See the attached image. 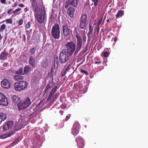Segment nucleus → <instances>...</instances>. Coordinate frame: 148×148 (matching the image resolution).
Masks as SVG:
<instances>
[{
    "mask_svg": "<svg viewBox=\"0 0 148 148\" xmlns=\"http://www.w3.org/2000/svg\"><path fill=\"white\" fill-rule=\"evenodd\" d=\"M31 5L35 18L38 23H45L47 15L42 0H32Z\"/></svg>",
    "mask_w": 148,
    "mask_h": 148,
    "instance_id": "obj_1",
    "label": "nucleus"
},
{
    "mask_svg": "<svg viewBox=\"0 0 148 148\" xmlns=\"http://www.w3.org/2000/svg\"><path fill=\"white\" fill-rule=\"evenodd\" d=\"M53 86H54L52 88L51 91L47 98V100L48 101L52 97L53 95L56 92L58 88L56 85V84L53 82V80L50 81L47 83L44 90V92L48 93Z\"/></svg>",
    "mask_w": 148,
    "mask_h": 148,
    "instance_id": "obj_2",
    "label": "nucleus"
},
{
    "mask_svg": "<svg viewBox=\"0 0 148 148\" xmlns=\"http://www.w3.org/2000/svg\"><path fill=\"white\" fill-rule=\"evenodd\" d=\"M60 28L58 24H55L51 30V35L55 39H59L60 36Z\"/></svg>",
    "mask_w": 148,
    "mask_h": 148,
    "instance_id": "obj_3",
    "label": "nucleus"
},
{
    "mask_svg": "<svg viewBox=\"0 0 148 148\" xmlns=\"http://www.w3.org/2000/svg\"><path fill=\"white\" fill-rule=\"evenodd\" d=\"M65 47L66 49L63 50L66 52H68L69 56H71L75 51L76 45L72 41L68 42Z\"/></svg>",
    "mask_w": 148,
    "mask_h": 148,
    "instance_id": "obj_4",
    "label": "nucleus"
},
{
    "mask_svg": "<svg viewBox=\"0 0 148 148\" xmlns=\"http://www.w3.org/2000/svg\"><path fill=\"white\" fill-rule=\"evenodd\" d=\"M82 34V38L77 39L76 50L74 53L75 56L76 55L81 49L82 46V40L83 42H85L86 41V36L85 32H84Z\"/></svg>",
    "mask_w": 148,
    "mask_h": 148,
    "instance_id": "obj_5",
    "label": "nucleus"
},
{
    "mask_svg": "<svg viewBox=\"0 0 148 148\" xmlns=\"http://www.w3.org/2000/svg\"><path fill=\"white\" fill-rule=\"evenodd\" d=\"M27 86L28 83L27 82L24 81L15 82L14 86L15 90L18 91L25 90Z\"/></svg>",
    "mask_w": 148,
    "mask_h": 148,
    "instance_id": "obj_6",
    "label": "nucleus"
},
{
    "mask_svg": "<svg viewBox=\"0 0 148 148\" xmlns=\"http://www.w3.org/2000/svg\"><path fill=\"white\" fill-rule=\"evenodd\" d=\"M69 54L66 51L62 50L60 53L59 57V62L61 64L66 63L68 60Z\"/></svg>",
    "mask_w": 148,
    "mask_h": 148,
    "instance_id": "obj_7",
    "label": "nucleus"
},
{
    "mask_svg": "<svg viewBox=\"0 0 148 148\" xmlns=\"http://www.w3.org/2000/svg\"><path fill=\"white\" fill-rule=\"evenodd\" d=\"M88 20L87 15L84 14L81 16L79 20V27L81 29H84L86 27Z\"/></svg>",
    "mask_w": 148,
    "mask_h": 148,
    "instance_id": "obj_8",
    "label": "nucleus"
},
{
    "mask_svg": "<svg viewBox=\"0 0 148 148\" xmlns=\"http://www.w3.org/2000/svg\"><path fill=\"white\" fill-rule=\"evenodd\" d=\"M62 32L63 36L65 37H67L70 36L72 33V30L69 27L67 24H64L62 26Z\"/></svg>",
    "mask_w": 148,
    "mask_h": 148,
    "instance_id": "obj_9",
    "label": "nucleus"
},
{
    "mask_svg": "<svg viewBox=\"0 0 148 148\" xmlns=\"http://www.w3.org/2000/svg\"><path fill=\"white\" fill-rule=\"evenodd\" d=\"M8 104L7 97L3 93L0 92V105L6 106Z\"/></svg>",
    "mask_w": 148,
    "mask_h": 148,
    "instance_id": "obj_10",
    "label": "nucleus"
},
{
    "mask_svg": "<svg viewBox=\"0 0 148 148\" xmlns=\"http://www.w3.org/2000/svg\"><path fill=\"white\" fill-rule=\"evenodd\" d=\"M80 124L78 122L74 123L72 129V133L74 135H76L79 133Z\"/></svg>",
    "mask_w": 148,
    "mask_h": 148,
    "instance_id": "obj_11",
    "label": "nucleus"
},
{
    "mask_svg": "<svg viewBox=\"0 0 148 148\" xmlns=\"http://www.w3.org/2000/svg\"><path fill=\"white\" fill-rule=\"evenodd\" d=\"M78 4L77 0H67L66 2L65 8L67 9L70 5H71L75 7L77 6Z\"/></svg>",
    "mask_w": 148,
    "mask_h": 148,
    "instance_id": "obj_12",
    "label": "nucleus"
},
{
    "mask_svg": "<svg viewBox=\"0 0 148 148\" xmlns=\"http://www.w3.org/2000/svg\"><path fill=\"white\" fill-rule=\"evenodd\" d=\"M1 85L2 86L5 88L9 89L10 87V83L7 79H4L1 82Z\"/></svg>",
    "mask_w": 148,
    "mask_h": 148,
    "instance_id": "obj_13",
    "label": "nucleus"
},
{
    "mask_svg": "<svg viewBox=\"0 0 148 148\" xmlns=\"http://www.w3.org/2000/svg\"><path fill=\"white\" fill-rule=\"evenodd\" d=\"M13 124L14 123L12 121H9L5 123L3 127V130L4 131L10 129L13 127Z\"/></svg>",
    "mask_w": 148,
    "mask_h": 148,
    "instance_id": "obj_14",
    "label": "nucleus"
},
{
    "mask_svg": "<svg viewBox=\"0 0 148 148\" xmlns=\"http://www.w3.org/2000/svg\"><path fill=\"white\" fill-rule=\"evenodd\" d=\"M76 141L78 148H83L84 146L83 140L80 136H78L76 138Z\"/></svg>",
    "mask_w": 148,
    "mask_h": 148,
    "instance_id": "obj_15",
    "label": "nucleus"
},
{
    "mask_svg": "<svg viewBox=\"0 0 148 148\" xmlns=\"http://www.w3.org/2000/svg\"><path fill=\"white\" fill-rule=\"evenodd\" d=\"M75 9L74 8L70 7L67 10L68 15L71 18H73L75 14Z\"/></svg>",
    "mask_w": 148,
    "mask_h": 148,
    "instance_id": "obj_16",
    "label": "nucleus"
},
{
    "mask_svg": "<svg viewBox=\"0 0 148 148\" xmlns=\"http://www.w3.org/2000/svg\"><path fill=\"white\" fill-rule=\"evenodd\" d=\"M29 64L33 68H35L36 65V61L34 57L32 56H30L28 61Z\"/></svg>",
    "mask_w": 148,
    "mask_h": 148,
    "instance_id": "obj_17",
    "label": "nucleus"
},
{
    "mask_svg": "<svg viewBox=\"0 0 148 148\" xmlns=\"http://www.w3.org/2000/svg\"><path fill=\"white\" fill-rule=\"evenodd\" d=\"M17 106L19 110H24L27 108L23 101H19L17 104Z\"/></svg>",
    "mask_w": 148,
    "mask_h": 148,
    "instance_id": "obj_18",
    "label": "nucleus"
},
{
    "mask_svg": "<svg viewBox=\"0 0 148 148\" xmlns=\"http://www.w3.org/2000/svg\"><path fill=\"white\" fill-rule=\"evenodd\" d=\"M23 101L24 103L27 108L30 106L31 103L30 98L28 97H26L25 99L23 100Z\"/></svg>",
    "mask_w": 148,
    "mask_h": 148,
    "instance_id": "obj_19",
    "label": "nucleus"
},
{
    "mask_svg": "<svg viewBox=\"0 0 148 148\" xmlns=\"http://www.w3.org/2000/svg\"><path fill=\"white\" fill-rule=\"evenodd\" d=\"M7 118V115L5 113L0 112V124Z\"/></svg>",
    "mask_w": 148,
    "mask_h": 148,
    "instance_id": "obj_20",
    "label": "nucleus"
},
{
    "mask_svg": "<svg viewBox=\"0 0 148 148\" xmlns=\"http://www.w3.org/2000/svg\"><path fill=\"white\" fill-rule=\"evenodd\" d=\"M8 53H6L4 52H2L0 54V60H5L9 55Z\"/></svg>",
    "mask_w": 148,
    "mask_h": 148,
    "instance_id": "obj_21",
    "label": "nucleus"
},
{
    "mask_svg": "<svg viewBox=\"0 0 148 148\" xmlns=\"http://www.w3.org/2000/svg\"><path fill=\"white\" fill-rule=\"evenodd\" d=\"M48 62L45 59L43 60L42 62L41 63V65L42 68L45 69L48 65Z\"/></svg>",
    "mask_w": 148,
    "mask_h": 148,
    "instance_id": "obj_22",
    "label": "nucleus"
},
{
    "mask_svg": "<svg viewBox=\"0 0 148 148\" xmlns=\"http://www.w3.org/2000/svg\"><path fill=\"white\" fill-rule=\"evenodd\" d=\"M14 78L16 81L19 82L23 79L24 77L20 75H14Z\"/></svg>",
    "mask_w": 148,
    "mask_h": 148,
    "instance_id": "obj_23",
    "label": "nucleus"
},
{
    "mask_svg": "<svg viewBox=\"0 0 148 148\" xmlns=\"http://www.w3.org/2000/svg\"><path fill=\"white\" fill-rule=\"evenodd\" d=\"M59 64L58 59L57 56H54V66L57 68Z\"/></svg>",
    "mask_w": 148,
    "mask_h": 148,
    "instance_id": "obj_24",
    "label": "nucleus"
},
{
    "mask_svg": "<svg viewBox=\"0 0 148 148\" xmlns=\"http://www.w3.org/2000/svg\"><path fill=\"white\" fill-rule=\"evenodd\" d=\"M73 33L74 35L75 36L77 39L81 38H82L80 36L79 33V32L76 28L75 27L74 30L73 31Z\"/></svg>",
    "mask_w": 148,
    "mask_h": 148,
    "instance_id": "obj_25",
    "label": "nucleus"
},
{
    "mask_svg": "<svg viewBox=\"0 0 148 148\" xmlns=\"http://www.w3.org/2000/svg\"><path fill=\"white\" fill-rule=\"evenodd\" d=\"M12 101L15 104L20 101V98L16 95H14L12 98Z\"/></svg>",
    "mask_w": 148,
    "mask_h": 148,
    "instance_id": "obj_26",
    "label": "nucleus"
},
{
    "mask_svg": "<svg viewBox=\"0 0 148 148\" xmlns=\"http://www.w3.org/2000/svg\"><path fill=\"white\" fill-rule=\"evenodd\" d=\"M36 51V49L35 47H33L31 48L29 50V52L30 55H35Z\"/></svg>",
    "mask_w": 148,
    "mask_h": 148,
    "instance_id": "obj_27",
    "label": "nucleus"
},
{
    "mask_svg": "<svg viewBox=\"0 0 148 148\" xmlns=\"http://www.w3.org/2000/svg\"><path fill=\"white\" fill-rule=\"evenodd\" d=\"M124 12L121 10H119L118 11L117 14L116 16V18H119L120 17H121L123 15Z\"/></svg>",
    "mask_w": 148,
    "mask_h": 148,
    "instance_id": "obj_28",
    "label": "nucleus"
},
{
    "mask_svg": "<svg viewBox=\"0 0 148 148\" xmlns=\"http://www.w3.org/2000/svg\"><path fill=\"white\" fill-rule=\"evenodd\" d=\"M30 66H25L24 68V72L23 73H24L25 74H28L29 72V70L30 69Z\"/></svg>",
    "mask_w": 148,
    "mask_h": 148,
    "instance_id": "obj_29",
    "label": "nucleus"
},
{
    "mask_svg": "<svg viewBox=\"0 0 148 148\" xmlns=\"http://www.w3.org/2000/svg\"><path fill=\"white\" fill-rule=\"evenodd\" d=\"M16 74L24 75V73L23 72V69L22 68H20L18 71H17L15 72Z\"/></svg>",
    "mask_w": 148,
    "mask_h": 148,
    "instance_id": "obj_30",
    "label": "nucleus"
},
{
    "mask_svg": "<svg viewBox=\"0 0 148 148\" xmlns=\"http://www.w3.org/2000/svg\"><path fill=\"white\" fill-rule=\"evenodd\" d=\"M93 27L90 24L89 25V31L88 32V34H92V32L93 31Z\"/></svg>",
    "mask_w": 148,
    "mask_h": 148,
    "instance_id": "obj_31",
    "label": "nucleus"
},
{
    "mask_svg": "<svg viewBox=\"0 0 148 148\" xmlns=\"http://www.w3.org/2000/svg\"><path fill=\"white\" fill-rule=\"evenodd\" d=\"M20 141V138L18 137L14 141H13L11 145L12 146H14L15 145L17 144Z\"/></svg>",
    "mask_w": 148,
    "mask_h": 148,
    "instance_id": "obj_32",
    "label": "nucleus"
},
{
    "mask_svg": "<svg viewBox=\"0 0 148 148\" xmlns=\"http://www.w3.org/2000/svg\"><path fill=\"white\" fill-rule=\"evenodd\" d=\"M55 19L54 15L53 14H51V15L49 19V22L50 23H52Z\"/></svg>",
    "mask_w": 148,
    "mask_h": 148,
    "instance_id": "obj_33",
    "label": "nucleus"
},
{
    "mask_svg": "<svg viewBox=\"0 0 148 148\" xmlns=\"http://www.w3.org/2000/svg\"><path fill=\"white\" fill-rule=\"evenodd\" d=\"M32 22L30 21L28 22L25 25V28L26 29H29L30 28Z\"/></svg>",
    "mask_w": 148,
    "mask_h": 148,
    "instance_id": "obj_34",
    "label": "nucleus"
},
{
    "mask_svg": "<svg viewBox=\"0 0 148 148\" xmlns=\"http://www.w3.org/2000/svg\"><path fill=\"white\" fill-rule=\"evenodd\" d=\"M80 72L82 73L85 74L86 75H88V72L86 70H84L82 69H81L80 70Z\"/></svg>",
    "mask_w": 148,
    "mask_h": 148,
    "instance_id": "obj_35",
    "label": "nucleus"
},
{
    "mask_svg": "<svg viewBox=\"0 0 148 148\" xmlns=\"http://www.w3.org/2000/svg\"><path fill=\"white\" fill-rule=\"evenodd\" d=\"M99 30L100 28L99 26L97 25V26H95V30L97 32V34L99 33Z\"/></svg>",
    "mask_w": 148,
    "mask_h": 148,
    "instance_id": "obj_36",
    "label": "nucleus"
},
{
    "mask_svg": "<svg viewBox=\"0 0 148 148\" xmlns=\"http://www.w3.org/2000/svg\"><path fill=\"white\" fill-rule=\"evenodd\" d=\"M92 1L94 3V6H96L98 5L99 0H92Z\"/></svg>",
    "mask_w": 148,
    "mask_h": 148,
    "instance_id": "obj_37",
    "label": "nucleus"
},
{
    "mask_svg": "<svg viewBox=\"0 0 148 148\" xmlns=\"http://www.w3.org/2000/svg\"><path fill=\"white\" fill-rule=\"evenodd\" d=\"M6 21L7 23L11 24L12 23V21L11 19H8L6 20Z\"/></svg>",
    "mask_w": 148,
    "mask_h": 148,
    "instance_id": "obj_38",
    "label": "nucleus"
},
{
    "mask_svg": "<svg viewBox=\"0 0 148 148\" xmlns=\"http://www.w3.org/2000/svg\"><path fill=\"white\" fill-rule=\"evenodd\" d=\"M5 27L6 25L3 24L1 26L0 30H3L5 29Z\"/></svg>",
    "mask_w": 148,
    "mask_h": 148,
    "instance_id": "obj_39",
    "label": "nucleus"
},
{
    "mask_svg": "<svg viewBox=\"0 0 148 148\" xmlns=\"http://www.w3.org/2000/svg\"><path fill=\"white\" fill-rule=\"evenodd\" d=\"M43 101L41 100L40 101L39 103L37 104V106L38 107H41L42 106Z\"/></svg>",
    "mask_w": 148,
    "mask_h": 148,
    "instance_id": "obj_40",
    "label": "nucleus"
},
{
    "mask_svg": "<svg viewBox=\"0 0 148 148\" xmlns=\"http://www.w3.org/2000/svg\"><path fill=\"white\" fill-rule=\"evenodd\" d=\"M23 23V19H20L18 23V24L19 25H22Z\"/></svg>",
    "mask_w": 148,
    "mask_h": 148,
    "instance_id": "obj_41",
    "label": "nucleus"
},
{
    "mask_svg": "<svg viewBox=\"0 0 148 148\" xmlns=\"http://www.w3.org/2000/svg\"><path fill=\"white\" fill-rule=\"evenodd\" d=\"M103 19V17H101L99 20V21L97 23V25L98 26H99L100 25L101 23L102 20Z\"/></svg>",
    "mask_w": 148,
    "mask_h": 148,
    "instance_id": "obj_42",
    "label": "nucleus"
},
{
    "mask_svg": "<svg viewBox=\"0 0 148 148\" xmlns=\"http://www.w3.org/2000/svg\"><path fill=\"white\" fill-rule=\"evenodd\" d=\"M109 54V52L107 51H106V52H104L103 54V56L105 57H107L108 56Z\"/></svg>",
    "mask_w": 148,
    "mask_h": 148,
    "instance_id": "obj_43",
    "label": "nucleus"
},
{
    "mask_svg": "<svg viewBox=\"0 0 148 148\" xmlns=\"http://www.w3.org/2000/svg\"><path fill=\"white\" fill-rule=\"evenodd\" d=\"M71 64L70 63L66 67V68L65 69L66 71H67L69 70L70 69V68L71 66Z\"/></svg>",
    "mask_w": 148,
    "mask_h": 148,
    "instance_id": "obj_44",
    "label": "nucleus"
},
{
    "mask_svg": "<svg viewBox=\"0 0 148 148\" xmlns=\"http://www.w3.org/2000/svg\"><path fill=\"white\" fill-rule=\"evenodd\" d=\"M67 71H66L65 70L62 73H61V76L62 77H63L65 75L66 73H67Z\"/></svg>",
    "mask_w": 148,
    "mask_h": 148,
    "instance_id": "obj_45",
    "label": "nucleus"
},
{
    "mask_svg": "<svg viewBox=\"0 0 148 148\" xmlns=\"http://www.w3.org/2000/svg\"><path fill=\"white\" fill-rule=\"evenodd\" d=\"M71 116V114H68L67 115V116H66V119H65V121H67L70 118Z\"/></svg>",
    "mask_w": 148,
    "mask_h": 148,
    "instance_id": "obj_46",
    "label": "nucleus"
},
{
    "mask_svg": "<svg viewBox=\"0 0 148 148\" xmlns=\"http://www.w3.org/2000/svg\"><path fill=\"white\" fill-rule=\"evenodd\" d=\"M13 9L11 8L9 10H8V12H7V14H11L12 13L11 12L13 10Z\"/></svg>",
    "mask_w": 148,
    "mask_h": 148,
    "instance_id": "obj_47",
    "label": "nucleus"
},
{
    "mask_svg": "<svg viewBox=\"0 0 148 148\" xmlns=\"http://www.w3.org/2000/svg\"><path fill=\"white\" fill-rule=\"evenodd\" d=\"M14 133L13 132H11L7 134V137H10L11 136H12Z\"/></svg>",
    "mask_w": 148,
    "mask_h": 148,
    "instance_id": "obj_48",
    "label": "nucleus"
},
{
    "mask_svg": "<svg viewBox=\"0 0 148 148\" xmlns=\"http://www.w3.org/2000/svg\"><path fill=\"white\" fill-rule=\"evenodd\" d=\"M97 60L98 61V62H95L94 63L95 64H99L101 63V62L100 61V60L99 58H97Z\"/></svg>",
    "mask_w": 148,
    "mask_h": 148,
    "instance_id": "obj_49",
    "label": "nucleus"
},
{
    "mask_svg": "<svg viewBox=\"0 0 148 148\" xmlns=\"http://www.w3.org/2000/svg\"><path fill=\"white\" fill-rule=\"evenodd\" d=\"M0 2L2 4H6V0H0Z\"/></svg>",
    "mask_w": 148,
    "mask_h": 148,
    "instance_id": "obj_50",
    "label": "nucleus"
},
{
    "mask_svg": "<svg viewBox=\"0 0 148 148\" xmlns=\"http://www.w3.org/2000/svg\"><path fill=\"white\" fill-rule=\"evenodd\" d=\"M8 62H5L3 64V66L4 67H7L8 65Z\"/></svg>",
    "mask_w": 148,
    "mask_h": 148,
    "instance_id": "obj_51",
    "label": "nucleus"
},
{
    "mask_svg": "<svg viewBox=\"0 0 148 148\" xmlns=\"http://www.w3.org/2000/svg\"><path fill=\"white\" fill-rule=\"evenodd\" d=\"M37 116V115L36 114H31L30 115V117L33 118L36 117Z\"/></svg>",
    "mask_w": 148,
    "mask_h": 148,
    "instance_id": "obj_52",
    "label": "nucleus"
},
{
    "mask_svg": "<svg viewBox=\"0 0 148 148\" xmlns=\"http://www.w3.org/2000/svg\"><path fill=\"white\" fill-rule=\"evenodd\" d=\"M61 107L62 109H65L66 108V105L62 104L61 105Z\"/></svg>",
    "mask_w": 148,
    "mask_h": 148,
    "instance_id": "obj_53",
    "label": "nucleus"
},
{
    "mask_svg": "<svg viewBox=\"0 0 148 148\" xmlns=\"http://www.w3.org/2000/svg\"><path fill=\"white\" fill-rule=\"evenodd\" d=\"M54 72V69L53 67H51L50 71V73L51 74H53Z\"/></svg>",
    "mask_w": 148,
    "mask_h": 148,
    "instance_id": "obj_54",
    "label": "nucleus"
},
{
    "mask_svg": "<svg viewBox=\"0 0 148 148\" xmlns=\"http://www.w3.org/2000/svg\"><path fill=\"white\" fill-rule=\"evenodd\" d=\"M18 6L21 8H23L24 7V5L23 4H20L18 5Z\"/></svg>",
    "mask_w": 148,
    "mask_h": 148,
    "instance_id": "obj_55",
    "label": "nucleus"
},
{
    "mask_svg": "<svg viewBox=\"0 0 148 148\" xmlns=\"http://www.w3.org/2000/svg\"><path fill=\"white\" fill-rule=\"evenodd\" d=\"M24 10L25 12L26 13L29 10V9L28 8V7H27L26 8H24Z\"/></svg>",
    "mask_w": 148,
    "mask_h": 148,
    "instance_id": "obj_56",
    "label": "nucleus"
},
{
    "mask_svg": "<svg viewBox=\"0 0 148 148\" xmlns=\"http://www.w3.org/2000/svg\"><path fill=\"white\" fill-rule=\"evenodd\" d=\"M23 41L24 42H25L26 40V37H25V34H24L23 35Z\"/></svg>",
    "mask_w": 148,
    "mask_h": 148,
    "instance_id": "obj_57",
    "label": "nucleus"
},
{
    "mask_svg": "<svg viewBox=\"0 0 148 148\" xmlns=\"http://www.w3.org/2000/svg\"><path fill=\"white\" fill-rule=\"evenodd\" d=\"M59 113L61 114V115H62L64 113V111L62 110H60L59 111Z\"/></svg>",
    "mask_w": 148,
    "mask_h": 148,
    "instance_id": "obj_58",
    "label": "nucleus"
},
{
    "mask_svg": "<svg viewBox=\"0 0 148 148\" xmlns=\"http://www.w3.org/2000/svg\"><path fill=\"white\" fill-rule=\"evenodd\" d=\"M17 2H16L14 4V7H16L17 6Z\"/></svg>",
    "mask_w": 148,
    "mask_h": 148,
    "instance_id": "obj_59",
    "label": "nucleus"
},
{
    "mask_svg": "<svg viewBox=\"0 0 148 148\" xmlns=\"http://www.w3.org/2000/svg\"><path fill=\"white\" fill-rule=\"evenodd\" d=\"M117 40V39H116V37H114V41L115 42H116V41Z\"/></svg>",
    "mask_w": 148,
    "mask_h": 148,
    "instance_id": "obj_60",
    "label": "nucleus"
},
{
    "mask_svg": "<svg viewBox=\"0 0 148 148\" xmlns=\"http://www.w3.org/2000/svg\"><path fill=\"white\" fill-rule=\"evenodd\" d=\"M16 12L15 10L13 11L12 12V13L14 14H15V13Z\"/></svg>",
    "mask_w": 148,
    "mask_h": 148,
    "instance_id": "obj_61",
    "label": "nucleus"
},
{
    "mask_svg": "<svg viewBox=\"0 0 148 148\" xmlns=\"http://www.w3.org/2000/svg\"><path fill=\"white\" fill-rule=\"evenodd\" d=\"M2 38V37L1 34H0V40H1Z\"/></svg>",
    "mask_w": 148,
    "mask_h": 148,
    "instance_id": "obj_62",
    "label": "nucleus"
},
{
    "mask_svg": "<svg viewBox=\"0 0 148 148\" xmlns=\"http://www.w3.org/2000/svg\"><path fill=\"white\" fill-rule=\"evenodd\" d=\"M18 126L21 127L23 126V125L22 124H20L18 125Z\"/></svg>",
    "mask_w": 148,
    "mask_h": 148,
    "instance_id": "obj_63",
    "label": "nucleus"
},
{
    "mask_svg": "<svg viewBox=\"0 0 148 148\" xmlns=\"http://www.w3.org/2000/svg\"><path fill=\"white\" fill-rule=\"evenodd\" d=\"M109 19H107L106 20V21L107 22H109Z\"/></svg>",
    "mask_w": 148,
    "mask_h": 148,
    "instance_id": "obj_64",
    "label": "nucleus"
}]
</instances>
